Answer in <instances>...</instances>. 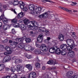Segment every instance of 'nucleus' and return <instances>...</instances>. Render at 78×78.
<instances>
[{
  "label": "nucleus",
  "mask_w": 78,
  "mask_h": 78,
  "mask_svg": "<svg viewBox=\"0 0 78 78\" xmlns=\"http://www.w3.org/2000/svg\"><path fill=\"white\" fill-rule=\"evenodd\" d=\"M75 47V44L68 46V47H67V50L69 51L68 52L67 54V56L68 57L70 58H73V57H74L75 56V52L71 50H72V49H73V48H74Z\"/></svg>",
  "instance_id": "obj_1"
},
{
  "label": "nucleus",
  "mask_w": 78,
  "mask_h": 78,
  "mask_svg": "<svg viewBox=\"0 0 78 78\" xmlns=\"http://www.w3.org/2000/svg\"><path fill=\"white\" fill-rule=\"evenodd\" d=\"M19 4L20 7L21 9H23V11H24V12H27L28 10V8H27V7L25 6V4H24V3H23V2L20 1L19 2Z\"/></svg>",
  "instance_id": "obj_2"
},
{
  "label": "nucleus",
  "mask_w": 78,
  "mask_h": 78,
  "mask_svg": "<svg viewBox=\"0 0 78 78\" xmlns=\"http://www.w3.org/2000/svg\"><path fill=\"white\" fill-rule=\"evenodd\" d=\"M37 25V23L36 21H29L27 23V27L28 28H30L32 27H34V26H36Z\"/></svg>",
  "instance_id": "obj_3"
},
{
  "label": "nucleus",
  "mask_w": 78,
  "mask_h": 78,
  "mask_svg": "<svg viewBox=\"0 0 78 78\" xmlns=\"http://www.w3.org/2000/svg\"><path fill=\"white\" fill-rule=\"evenodd\" d=\"M40 48L41 50L44 51H48L47 47L45 44H43L41 45Z\"/></svg>",
  "instance_id": "obj_4"
},
{
  "label": "nucleus",
  "mask_w": 78,
  "mask_h": 78,
  "mask_svg": "<svg viewBox=\"0 0 78 78\" xmlns=\"http://www.w3.org/2000/svg\"><path fill=\"white\" fill-rule=\"evenodd\" d=\"M10 61V56L8 55L5 57L2 60L3 63H5L6 62H8Z\"/></svg>",
  "instance_id": "obj_5"
},
{
  "label": "nucleus",
  "mask_w": 78,
  "mask_h": 78,
  "mask_svg": "<svg viewBox=\"0 0 78 78\" xmlns=\"http://www.w3.org/2000/svg\"><path fill=\"white\" fill-rule=\"evenodd\" d=\"M66 42L68 45H74L73 44L74 43V41L73 40L71 39H69L67 40Z\"/></svg>",
  "instance_id": "obj_6"
},
{
  "label": "nucleus",
  "mask_w": 78,
  "mask_h": 78,
  "mask_svg": "<svg viewBox=\"0 0 78 78\" xmlns=\"http://www.w3.org/2000/svg\"><path fill=\"white\" fill-rule=\"evenodd\" d=\"M44 37V35L42 34H40L37 38V40L38 42H41L43 40V37Z\"/></svg>",
  "instance_id": "obj_7"
},
{
  "label": "nucleus",
  "mask_w": 78,
  "mask_h": 78,
  "mask_svg": "<svg viewBox=\"0 0 78 78\" xmlns=\"http://www.w3.org/2000/svg\"><path fill=\"white\" fill-rule=\"evenodd\" d=\"M36 77V73L34 72H31L29 75V78H35Z\"/></svg>",
  "instance_id": "obj_8"
},
{
  "label": "nucleus",
  "mask_w": 78,
  "mask_h": 78,
  "mask_svg": "<svg viewBox=\"0 0 78 78\" xmlns=\"http://www.w3.org/2000/svg\"><path fill=\"white\" fill-rule=\"evenodd\" d=\"M41 10H42V8L39 7L35 10V13L38 15H39L41 12Z\"/></svg>",
  "instance_id": "obj_9"
},
{
  "label": "nucleus",
  "mask_w": 78,
  "mask_h": 78,
  "mask_svg": "<svg viewBox=\"0 0 78 78\" xmlns=\"http://www.w3.org/2000/svg\"><path fill=\"white\" fill-rule=\"evenodd\" d=\"M5 48L6 50H7V51L4 53V55H9L10 54V48L8 46H7L5 47Z\"/></svg>",
  "instance_id": "obj_10"
},
{
  "label": "nucleus",
  "mask_w": 78,
  "mask_h": 78,
  "mask_svg": "<svg viewBox=\"0 0 78 78\" xmlns=\"http://www.w3.org/2000/svg\"><path fill=\"white\" fill-rule=\"evenodd\" d=\"M67 46L66 44H63L61 45L60 46V48L63 50H65Z\"/></svg>",
  "instance_id": "obj_11"
},
{
  "label": "nucleus",
  "mask_w": 78,
  "mask_h": 78,
  "mask_svg": "<svg viewBox=\"0 0 78 78\" xmlns=\"http://www.w3.org/2000/svg\"><path fill=\"white\" fill-rule=\"evenodd\" d=\"M34 5L33 4H31L29 5V9L30 11H34Z\"/></svg>",
  "instance_id": "obj_12"
},
{
  "label": "nucleus",
  "mask_w": 78,
  "mask_h": 78,
  "mask_svg": "<svg viewBox=\"0 0 78 78\" xmlns=\"http://www.w3.org/2000/svg\"><path fill=\"white\" fill-rule=\"evenodd\" d=\"M24 16L25 14L23 12H21L18 14L17 16L19 19H21V18L23 17Z\"/></svg>",
  "instance_id": "obj_13"
},
{
  "label": "nucleus",
  "mask_w": 78,
  "mask_h": 78,
  "mask_svg": "<svg viewBox=\"0 0 78 78\" xmlns=\"http://www.w3.org/2000/svg\"><path fill=\"white\" fill-rule=\"evenodd\" d=\"M26 67L30 71L32 70V69H33V66L30 64L26 65Z\"/></svg>",
  "instance_id": "obj_14"
},
{
  "label": "nucleus",
  "mask_w": 78,
  "mask_h": 78,
  "mask_svg": "<svg viewBox=\"0 0 78 78\" xmlns=\"http://www.w3.org/2000/svg\"><path fill=\"white\" fill-rule=\"evenodd\" d=\"M47 63L48 64H53V65L55 64V60L53 59L49 60V61Z\"/></svg>",
  "instance_id": "obj_15"
},
{
  "label": "nucleus",
  "mask_w": 78,
  "mask_h": 78,
  "mask_svg": "<svg viewBox=\"0 0 78 78\" xmlns=\"http://www.w3.org/2000/svg\"><path fill=\"white\" fill-rule=\"evenodd\" d=\"M64 36L62 34H60L58 36V39L60 41H62L64 40Z\"/></svg>",
  "instance_id": "obj_16"
},
{
  "label": "nucleus",
  "mask_w": 78,
  "mask_h": 78,
  "mask_svg": "<svg viewBox=\"0 0 78 78\" xmlns=\"http://www.w3.org/2000/svg\"><path fill=\"white\" fill-rule=\"evenodd\" d=\"M45 34L46 36H49L50 33V30L48 29H45L44 30Z\"/></svg>",
  "instance_id": "obj_17"
},
{
  "label": "nucleus",
  "mask_w": 78,
  "mask_h": 78,
  "mask_svg": "<svg viewBox=\"0 0 78 78\" xmlns=\"http://www.w3.org/2000/svg\"><path fill=\"white\" fill-rule=\"evenodd\" d=\"M45 30V28L44 27H40L39 28L38 30L40 32H44Z\"/></svg>",
  "instance_id": "obj_18"
},
{
  "label": "nucleus",
  "mask_w": 78,
  "mask_h": 78,
  "mask_svg": "<svg viewBox=\"0 0 78 78\" xmlns=\"http://www.w3.org/2000/svg\"><path fill=\"white\" fill-rule=\"evenodd\" d=\"M20 27L22 30H26V29H27V27H25V26L23 24H21L20 26Z\"/></svg>",
  "instance_id": "obj_19"
},
{
  "label": "nucleus",
  "mask_w": 78,
  "mask_h": 78,
  "mask_svg": "<svg viewBox=\"0 0 78 78\" xmlns=\"http://www.w3.org/2000/svg\"><path fill=\"white\" fill-rule=\"evenodd\" d=\"M73 72L72 71H70L66 73V76L67 77H70L72 76Z\"/></svg>",
  "instance_id": "obj_20"
},
{
  "label": "nucleus",
  "mask_w": 78,
  "mask_h": 78,
  "mask_svg": "<svg viewBox=\"0 0 78 78\" xmlns=\"http://www.w3.org/2000/svg\"><path fill=\"white\" fill-rule=\"evenodd\" d=\"M60 8L63 9V10H65V11H66L68 12H72V10H69V9L66 8H64L63 7H60Z\"/></svg>",
  "instance_id": "obj_21"
},
{
  "label": "nucleus",
  "mask_w": 78,
  "mask_h": 78,
  "mask_svg": "<svg viewBox=\"0 0 78 78\" xmlns=\"http://www.w3.org/2000/svg\"><path fill=\"white\" fill-rule=\"evenodd\" d=\"M18 47L21 49V50H24V49L25 48V46H24V45L23 44H19Z\"/></svg>",
  "instance_id": "obj_22"
},
{
  "label": "nucleus",
  "mask_w": 78,
  "mask_h": 78,
  "mask_svg": "<svg viewBox=\"0 0 78 78\" xmlns=\"http://www.w3.org/2000/svg\"><path fill=\"white\" fill-rule=\"evenodd\" d=\"M41 51L39 49H36L35 51V53L36 55L41 54Z\"/></svg>",
  "instance_id": "obj_23"
},
{
  "label": "nucleus",
  "mask_w": 78,
  "mask_h": 78,
  "mask_svg": "<svg viewBox=\"0 0 78 78\" xmlns=\"http://www.w3.org/2000/svg\"><path fill=\"white\" fill-rule=\"evenodd\" d=\"M20 5L19 2V1L18 0H14L13 5L16 6V5Z\"/></svg>",
  "instance_id": "obj_24"
},
{
  "label": "nucleus",
  "mask_w": 78,
  "mask_h": 78,
  "mask_svg": "<svg viewBox=\"0 0 78 78\" xmlns=\"http://www.w3.org/2000/svg\"><path fill=\"white\" fill-rule=\"evenodd\" d=\"M25 41L27 44H28L31 42V40L30 38H27L25 39Z\"/></svg>",
  "instance_id": "obj_25"
},
{
  "label": "nucleus",
  "mask_w": 78,
  "mask_h": 78,
  "mask_svg": "<svg viewBox=\"0 0 78 78\" xmlns=\"http://www.w3.org/2000/svg\"><path fill=\"white\" fill-rule=\"evenodd\" d=\"M35 66L37 69H40L41 68V65L39 63H36L35 64Z\"/></svg>",
  "instance_id": "obj_26"
},
{
  "label": "nucleus",
  "mask_w": 78,
  "mask_h": 78,
  "mask_svg": "<svg viewBox=\"0 0 78 78\" xmlns=\"http://www.w3.org/2000/svg\"><path fill=\"white\" fill-rule=\"evenodd\" d=\"M12 23L13 24H14L16 23L17 22V20L16 19V18H15L13 19L12 20Z\"/></svg>",
  "instance_id": "obj_27"
},
{
  "label": "nucleus",
  "mask_w": 78,
  "mask_h": 78,
  "mask_svg": "<svg viewBox=\"0 0 78 78\" xmlns=\"http://www.w3.org/2000/svg\"><path fill=\"white\" fill-rule=\"evenodd\" d=\"M43 15L44 19H46L48 17V12H44Z\"/></svg>",
  "instance_id": "obj_28"
},
{
  "label": "nucleus",
  "mask_w": 78,
  "mask_h": 78,
  "mask_svg": "<svg viewBox=\"0 0 78 78\" xmlns=\"http://www.w3.org/2000/svg\"><path fill=\"white\" fill-rule=\"evenodd\" d=\"M20 25H19V24L18 23H16L14 24H13V27H15V28H17L18 27H19Z\"/></svg>",
  "instance_id": "obj_29"
},
{
  "label": "nucleus",
  "mask_w": 78,
  "mask_h": 78,
  "mask_svg": "<svg viewBox=\"0 0 78 78\" xmlns=\"http://www.w3.org/2000/svg\"><path fill=\"white\" fill-rule=\"evenodd\" d=\"M29 20L27 18H26L24 20V23L25 25H28V23L29 22Z\"/></svg>",
  "instance_id": "obj_30"
},
{
  "label": "nucleus",
  "mask_w": 78,
  "mask_h": 78,
  "mask_svg": "<svg viewBox=\"0 0 78 78\" xmlns=\"http://www.w3.org/2000/svg\"><path fill=\"white\" fill-rule=\"evenodd\" d=\"M27 48H28V50H29V51H31L34 50L33 48H32V47L30 46H29V47H27Z\"/></svg>",
  "instance_id": "obj_31"
},
{
  "label": "nucleus",
  "mask_w": 78,
  "mask_h": 78,
  "mask_svg": "<svg viewBox=\"0 0 78 78\" xmlns=\"http://www.w3.org/2000/svg\"><path fill=\"white\" fill-rule=\"evenodd\" d=\"M15 69L16 70H20V65H17L15 68Z\"/></svg>",
  "instance_id": "obj_32"
},
{
  "label": "nucleus",
  "mask_w": 78,
  "mask_h": 78,
  "mask_svg": "<svg viewBox=\"0 0 78 78\" xmlns=\"http://www.w3.org/2000/svg\"><path fill=\"white\" fill-rule=\"evenodd\" d=\"M5 17V15H4V13L2 14L1 16L0 17V21L4 19Z\"/></svg>",
  "instance_id": "obj_33"
},
{
  "label": "nucleus",
  "mask_w": 78,
  "mask_h": 78,
  "mask_svg": "<svg viewBox=\"0 0 78 78\" xmlns=\"http://www.w3.org/2000/svg\"><path fill=\"white\" fill-rule=\"evenodd\" d=\"M23 67L21 65H20V70L21 72L23 71Z\"/></svg>",
  "instance_id": "obj_34"
},
{
  "label": "nucleus",
  "mask_w": 78,
  "mask_h": 78,
  "mask_svg": "<svg viewBox=\"0 0 78 78\" xmlns=\"http://www.w3.org/2000/svg\"><path fill=\"white\" fill-rule=\"evenodd\" d=\"M6 25L4 26L3 29L4 30H7V28L8 29H9V28L10 27V26H9V27H6Z\"/></svg>",
  "instance_id": "obj_35"
},
{
  "label": "nucleus",
  "mask_w": 78,
  "mask_h": 78,
  "mask_svg": "<svg viewBox=\"0 0 78 78\" xmlns=\"http://www.w3.org/2000/svg\"><path fill=\"white\" fill-rule=\"evenodd\" d=\"M0 66L2 67V70L3 69H4L5 68V65H4L3 64H0Z\"/></svg>",
  "instance_id": "obj_36"
},
{
  "label": "nucleus",
  "mask_w": 78,
  "mask_h": 78,
  "mask_svg": "<svg viewBox=\"0 0 78 78\" xmlns=\"http://www.w3.org/2000/svg\"><path fill=\"white\" fill-rule=\"evenodd\" d=\"M66 52L64 51H61V55H66Z\"/></svg>",
  "instance_id": "obj_37"
},
{
  "label": "nucleus",
  "mask_w": 78,
  "mask_h": 78,
  "mask_svg": "<svg viewBox=\"0 0 78 78\" xmlns=\"http://www.w3.org/2000/svg\"><path fill=\"white\" fill-rule=\"evenodd\" d=\"M77 3L76 2H71V6H74L76 5Z\"/></svg>",
  "instance_id": "obj_38"
},
{
  "label": "nucleus",
  "mask_w": 78,
  "mask_h": 78,
  "mask_svg": "<svg viewBox=\"0 0 78 78\" xmlns=\"http://www.w3.org/2000/svg\"><path fill=\"white\" fill-rule=\"evenodd\" d=\"M49 51L51 53H53L55 51H54L53 48H51L49 50Z\"/></svg>",
  "instance_id": "obj_39"
},
{
  "label": "nucleus",
  "mask_w": 78,
  "mask_h": 78,
  "mask_svg": "<svg viewBox=\"0 0 78 78\" xmlns=\"http://www.w3.org/2000/svg\"><path fill=\"white\" fill-rule=\"evenodd\" d=\"M53 50H54V51H55L56 50H57V49L58 48V47L56 46H54L53 47Z\"/></svg>",
  "instance_id": "obj_40"
},
{
  "label": "nucleus",
  "mask_w": 78,
  "mask_h": 78,
  "mask_svg": "<svg viewBox=\"0 0 78 78\" xmlns=\"http://www.w3.org/2000/svg\"><path fill=\"white\" fill-rule=\"evenodd\" d=\"M10 47L12 48H15L16 47V45L14 44L12 45V44H10Z\"/></svg>",
  "instance_id": "obj_41"
},
{
  "label": "nucleus",
  "mask_w": 78,
  "mask_h": 78,
  "mask_svg": "<svg viewBox=\"0 0 78 78\" xmlns=\"http://www.w3.org/2000/svg\"><path fill=\"white\" fill-rule=\"evenodd\" d=\"M10 10H11L15 14H17V12H16L15 9H13L12 8H11L10 9Z\"/></svg>",
  "instance_id": "obj_42"
},
{
  "label": "nucleus",
  "mask_w": 78,
  "mask_h": 78,
  "mask_svg": "<svg viewBox=\"0 0 78 78\" xmlns=\"http://www.w3.org/2000/svg\"><path fill=\"white\" fill-rule=\"evenodd\" d=\"M12 34H15L16 33V31H15V30H14V29H12Z\"/></svg>",
  "instance_id": "obj_43"
},
{
  "label": "nucleus",
  "mask_w": 78,
  "mask_h": 78,
  "mask_svg": "<svg viewBox=\"0 0 78 78\" xmlns=\"http://www.w3.org/2000/svg\"><path fill=\"white\" fill-rule=\"evenodd\" d=\"M0 12H3V9H2V5H0Z\"/></svg>",
  "instance_id": "obj_44"
},
{
  "label": "nucleus",
  "mask_w": 78,
  "mask_h": 78,
  "mask_svg": "<svg viewBox=\"0 0 78 78\" xmlns=\"http://www.w3.org/2000/svg\"><path fill=\"white\" fill-rule=\"evenodd\" d=\"M26 57L28 59H30L31 58V56L28 55H26Z\"/></svg>",
  "instance_id": "obj_45"
},
{
  "label": "nucleus",
  "mask_w": 78,
  "mask_h": 78,
  "mask_svg": "<svg viewBox=\"0 0 78 78\" xmlns=\"http://www.w3.org/2000/svg\"><path fill=\"white\" fill-rule=\"evenodd\" d=\"M19 59H17L15 61V63H16V64H18V63H19Z\"/></svg>",
  "instance_id": "obj_46"
},
{
  "label": "nucleus",
  "mask_w": 78,
  "mask_h": 78,
  "mask_svg": "<svg viewBox=\"0 0 78 78\" xmlns=\"http://www.w3.org/2000/svg\"><path fill=\"white\" fill-rule=\"evenodd\" d=\"M16 41H21L22 40V39H20V38H16Z\"/></svg>",
  "instance_id": "obj_47"
},
{
  "label": "nucleus",
  "mask_w": 78,
  "mask_h": 78,
  "mask_svg": "<svg viewBox=\"0 0 78 78\" xmlns=\"http://www.w3.org/2000/svg\"><path fill=\"white\" fill-rule=\"evenodd\" d=\"M14 0H10V5H13V3H14Z\"/></svg>",
  "instance_id": "obj_48"
},
{
  "label": "nucleus",
  "mask_w": 78,
  "mask_h": 78,
  "mask_svg": "<svg viewBox=\"0 0 78 78\" xmlns=\"http://www.w3.org/2000/svg\"><path fill=\"white\" fill-rule=\"evenodd\" d=\"M71 78H78V76H72Z\"/></svg>",
  "instance_id": "obj_49"
},
{
  "label": "nucleus",
  "mask_w": 78,
  "mask_h": 78,
  "mask_svg": "<svg viewBox=\"0 0 78 78\" xmlns=\"http://www.w3.org/2000/svg\"><path fill=\"white\" fill-rule=\"evenodd\" d=\"M11 70L12 72L13 73H14V71H15L14 68V67L12 68H11Z\"/></svg>",
  "instance_id": "obj_50"
},
{
  "label": "nucleus",
  "mask_w": 78,
  "mask_h": 78,
  "mask_svg": "<svg viewBox=\"0 0 78 78\" xmlns=\"http://www.w3.org/2000/svg\"><path fill=\"white\" fill-rule=\"evenodd\" d=\"M49 76H48V75H45L44 76V77L43 78H49Z\"/></svg>",
  "instance_id": "obj_51"
},
{
  "label": "nucleus",
  "mask_w": 78,
  "mask_h": 78,
  "mask_svg": "<svg viewBox=\"0 0 78 78\" xmlns=\"http://www.w3.org/2000/svg\"><path fill=\"white\" fill-rule=\"evenodd\" d=\"M55 53L57 55H59L61 53V51H55Z\"/></svg>",
  "instance_id": "obj_52"
},
{
  "label": "nucleus",
  "mask_w": 78,
  "mask_h": 78,
  "mask_svg": "<svg viewBox=\"0 0 78 78\" xmlns=\"http://www.w3.org/2000/svg\"><path fill=\"white\" fill-rule=\"evenodd\" d=\"M39 17L40 18H44V15L43 14H41L39 16Z\"/></svg>",
  "instance_id": "obj_53"
},
{
  "label": "nucleus",
  "mask_w": 78,
  "mask_h": 78,
  "mask_svg": "<svg viewBox=\"0 0 78 78\" xmlns=\"http://www.w3.org/2000/svg\"><path fill=\"white\" fill-rule=\"evenodd\" d=\"M43 2H50V1L48 0H42Z\"/></svg>",
  "instance_id": "obj_54"
},
{
  "label": "nucleus",
  "mask_w": 78,
  "mask_h": 78,
  "mask_svg": "<svg viewBox=\"0 0 78 78\" xmlns=\"http://www.w3.org/2000/svg\"><path fill=\"white\" fill-rule=\"evenodd\" d=\"M41 55H44L45 54V53L44 52L42 51V52L41 51V53H40Z\"/></svg>",
  "instance_id": "obj_55"
},
{
  "label": "nucleus",
  "mask_w": 78,
  "mask_h": 78,
  "mask_svg": "<svg viewBox=\"0 0 78 78\" xmlns=\"http://www.w3.org/2000/svg\"><path fill=\"white\" fill-rule=\"evenodd\" d=\"M18 44V42H14L13 43V45H14L15 46H16V45Z\"/></svg>",
  "instance_id": "obj_56"
},
{
  "label": "nucleus",
  "mask_w": 78,
  "mask_h": 78,
  "mask_svg": "<svg viewBox=\"0 0 78 78\" xmlns=\"http://www.w3.org/2000/svg\"><path fill=\"white\" fill-rule=\"evenodd\" d=\"M61 51V50L59 48H58L55 51Z\"/></svg>",
  "instance_id": "obj_57"
},
{
  "label": "nucleus",
  "mask_w": 78,
  "mask_h": 78,
  "mask_svg": "<svg viewBox=\"0 0 78 78\" xmlns=\"http://www.w3.org/2000/svg\"><path fill=\"white\" fill-rule=\"evenodd\" d=\"M3 21L7 23L8 22V19H5V20H3Z\"/></svg>",
  "instance_id": "obj_58"
},
{
  "label": "nucleus",
  "mask_w": 78,
  "mask_h": 78,
  "mask_svg": "<svg viewBox=\"0 0 78 78\" xmlns=\"http://www.w3.org/2000/svg\"><path fill=\"white\" fill-rule=\"evenodd\" d=\"M10 69L8 68H5V71H9V70Z\"/></svg>",
  "instance_id": "obj_59"
},
{
  "label": "nucleus",
  "mask_w": 78,
  "mask_h": 78,
  "mask_svg": "<svg viewBox=\"0 0 78 78\" xmlns=\"http://www.w3.org/2000/svg\"><path fill=\"white\" fill-rule=\"evenodd\" d=\"M36 60L37 62H39V58H38V57H37L36 58Z\"/></svg>",
  "instance_id": "obj_60"
},
{
  "label": "nucleus",
  "mask_w": 78,
  "mask_h": 78,
  "mask_svg": "<svg viewBox=\"0 0 78 78\" xmlns=\"http://www.w3.org/2000/svg\"><path fill=\"white\" fill-rule=\"evenodd\" d=\"M8 39H6L5 40H4V42L5 43H6V42H8Z\"/></svg>",
  "instance_id": "obj_61"
},
{
  "label": "nucleus",
  "mask_w": 78,
  "mask_h": 78,
  "mask_svg": "<svg viewBox=\"0 0 78 78\" xmlns=\"http://www.w3.org/2000/svg\"><path fill=\"white\" fill-rule=\"evenodd\" d=\"M2 27V23L0 22V28Z\"/></svg>",
  "instance_id": "obj_62"
},
{
  "label": "nucleus",
  "mask_w": 78,
  "mask_h": 78,
  "mask_svg": "<svg viewBox=\"0 0 78 78\" xmlns=\"http://www.w3.org/2000/svg\"><path fill=\"white\" fill-rule=\"evenodd\" d=\"M3 8L4 9H6V8H7V6L5 5H3Z\"/></svg>",
  "instance_id": "obj_63"
},
{
  "label": "nucleus",
  "mask_w": 78,
  "mask_h": 78,
  "mask_svg": "<svg viewBox=\"0 0 78 78\" xmlns=\"http://www.w3.org/2000/svg\"><path fill=\"white\" fill-rule=\"evenodd\" d=\"M5 78H10V76H7L5 77Z\"/></svg>",
  "instance_id": "obj_64"
}]
</instances>
